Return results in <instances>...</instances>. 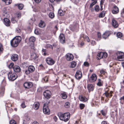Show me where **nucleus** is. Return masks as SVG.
Wrapping results in <instances>:
<instances>
[{
  "instance_id": "obj_16",
  "label": "nucleus",
  "mask_w": 124,
  "mask_h": 124,
  "mask_svg": "<svg viewBox=\"0 0 124 124\" xmlns=\"http://www.w3.org/2000/svg\"><path fill=\"white\" fill-rule=\"evenodd\" d=\"M18 58V55L16 54H13L11 56V60L14 61H16L17 60Z\"/></svg>"
},
{
  "instance_id": "obj_1",
  "label": "nucleus",
  "mask_w": 124,
  "mask_h": 124,
  "mask_svg": "<svg viewBox=\"0 0 124 124\" xmlns=\"http://www.w3.org/2000/svg\"><path fill=\"white\" fill-rule=\"evenodd\" d=\"M58 116L60 120L65 122L68 121L70 118V114L69 113H62L60 112L58 113Z\"/></svg>"
},
{
  "instance_id": "obj_47",
  "label": "nucleus",
  "mask_w": 124,
  "mask_h": 124,
  "mask_svg": "<svg viewBox=\"0 0 124 124\" xmlns=\"http://www.w3.org/2000/svg\"><path fill=\"white\" fill-rule=\"evenodd\" d=\"M11 21L12 23H14L17 22V21L15 17L12 18L11 19Z\"/></svg>"
},
{
  "instance_id": "obj_34",
  "label": "nucleus",
  "mask_w": 124,
  "mask_h": 124,
  "mask_svg": "<svg viewBox=\"0 0 124 124\" xmlns=\"http://www.w3.org/2000/svg\"><path fill=\"white\" fill-rule=\"evenodd\" d=\"M43 94L44 96L46 99H49L51 95L49 93H43Z\"/></svg>"
},
{
  "instance_id": "obj_40",
  "label": "nucleus",
  "mask_w": 124,
  "mask_h": 124,
  "mask_svg": "<svg viewBox=\"0 0 124 124\" xmlns=\"http://www.w3.org/2000/svg\"><path fill=\"white\" fill-rule=\"evenodd\" d=\"M54 14L53 13L51 12L49 14V16L51 18H54Z\"/></svg>"
},
{
  "instance_id": "obj_21",
  "label": "nucleus",
  "mask_w": 124,
  "mask_h": 124,
  "mask_svg": "<svg viewBox=\"0 0 124 124\" xmlns=\"http://www.w3.org/2000/svg\"><path fill=\"white\" fill-rule=\"evenodd\" d=\"M14 70L16 72H18L21 71L20 67L18 66H15L13 67Z\"/></svg>"
},
{
  "instance_id": "obj_43",
  "label": "nucleus",
  "mask_w": 124,
  "mask_h": 124,
  "mask_svg": "<svg viewBox=\"0 0 124 124\" xmlns=\"http://www.w3.org/2000/svg\"><path fill=\"white\" fill-rule=\"evenodd\" d=\"M103 55H102L103 58H106L107 57L108 54L107 53H105V52H103Z\"/></svg>"
},
{
  "instance_id": "obj_37",
  "label": "nucleus",
  "mask_w": 124,
  "mask_h": 124,
  "mask_svg": "<svg viewBox=\"0 0 124 124\" xmlns=\"http://www.w3.org/2000/svg\"><path fill=\"white\" fill-rule=\"evenodd\" d=\"M94 9L95 11L97 12H98L100 9L99 6L97 5L95 7Z\"/></svg>"
},
{
  "instance_id": "obj_45",
  "label": "nucleus",
  "mask_w": 124,
  "mask_h": 124,
  "mask_svg": "<svg viewBox=\"0 0 124 124\" xmlns=\"http://www.w3.org/2000/svg\"><path fill=\"white\" fill-rule=\"evenodd\" d=\"M21 106L23 108H25L26 107V106L25 104V102L24 101H23L21 105Z\"/></svg>"
},
{
  "instance_id": "obj_30",
  "label": "nucleus",
  "mask_w": 124,
  "mask_h": 124,
  "mask_svg": "<svg viewBox=\"0 0 124 124\" xmlns=\"http://www.w3.org/2000/svg\"><path fill=\"white\" fill-rule=\"evenodd\" d=\"M2 1L5 2L6 5H8L10 4L12 2V0H2Z\"/></svg>"
},
{
  "instance_id": "obj_13",
  "label": "nucleus",
  "mask_w": 124,
  "mask_h": 124,
  "mask_svg": "<svg viewBox=\"0 0 124 124\" xmlns=\"http://www.w3.org/2000/svg\"><path fill=\"white\" fill-rule=\"evenodd\" d=\"M97 79V77L95 74H93L90 79V82H94Z\"/></svg>"
},
{
  "instance_id": "obj_50",
  "label": "nucleus",
  "mask_w": 124,
  "mask_h": 124,
  "mask_svg": "<svg viewBox=\"0 0 124 124\" xmlns=\"http://www.w3.org/2000/svg\"><path fill=\"white\" fill-rule=\"evenodd\" d=\"M25 72L26 74L28 75L31 72L30 71H29V70L28 69V70H26L25 71Z\"/></svg>"
},
{
  "instance_id": "obj_58",
  "label": "nucleus",
  "mask_w": 124,
  "mask_h": 124,
  "mask_svg": "<svg viewBox=\"0 0 124 124\" xmlns=\"http://www.w3.org/2000/svg\"><path fill=\"white\" fill-rule=\"evenodd\" d=\"M51 92L48 90H45L43 93H50Z\"/></svg>"
},
{
  "instance_id": "obj_6",
  "label": "nucleus",
  "mask_w": 124,
  "mask_h": 124,
  "mask_svg": "<svg viewBox=\"0 0 124 124\" xmlns=\"http://www.w3.org/2000/svg\"><path fill=\"white\" fill-rule=\"evenodd\" d=\"M86 97L80 95L79 96V98L80 101L85 102L87 101L89 99V95L88 93L86 94Z\"/></svg>"
},
{
  "instance_id": "obj_25",
  "label": "nucleus",
  "mask_w": 124,
  "mask_h": 124,
  "mask_svg": "<svg viewBox=\"0 0 124 124\" xmlns=\"http://www.w3.org/2000/svg\"><path fill=\"white\" fill-rule=\"evenodd\" d=\"M28 69L29 71H30L31 72H32L34 71L35 68L33 66L30 65Z\"/></svg>"
},
{
  "instance_id": "obj_26",
  "label": "nucleus",
  "mask_w": 124,
  "mask_h": 124,
  "mask_svg": "<svg viewBox=\"0 0 124 124\" xmlns=\"http://www.w3.org/2000/svg\"><path fill=\"white\" fill-rule=\"evenodd\" d=\"M39 26L41 28H43L45 26V23L43 21H41L39 24Z\"/></svg>"
},
{
  "instance_id": "obj_22",
  "label": "nucleus",
  "mask_w": 124,
  "mask_h": 124,
  "mask_svg": "<svg viewBox=\"0 0 124 124\" xmlns=\"http://www.w3.org/2000/svg\"><path fill=\"white\" fill-rule=\"evenodd\" d=\"M87 89L88 90L89 92L90 91H92L93 90V87L92 84H89L87 86Z\"/></svg>"
},
{
  "instance_id": "obj_11",
  "label": "nucleus",
  "mask_w": 124,
  "mask_h": 124,
  "mask_svg": "<svg viewBox=\"0 0 124 124\" xmlns=\"http://www.w3.org/2000/svg\"><path fill=\"white\" fill-rule=\"evenodd\" d=\"M46 62L49 65H52L54 63V61L51 58H48L46 59Z\"/></svg>"
},
{
  "instance_id": "obj_27",
  "label": "nucleus",
  "mask_w": 124,
  "mask_h": 124,
  "mask_svg": "<svg viewBox=\"0 0 124 124\" xmlns=\"http://www.w3.org/2000/svg\"><path fill=\"white\" fill-rule=\"evenodd\" d=\"M100 112L102 115L103 116H106L107 113V111L104 110H101V111Z\"/></svg>"
},
{
  "instance_id": "obj_4",
  "label": "nucleus",
  "mask_w": 124,
  "mask_h": 124,
  "mask_svg": "<svg viewBox=\"0 0 124 124\" xmlns=\"http://www.w3.org/2000/svg\"><path fill=\"white\" fill-rule=\"evenodd\" d=\"M116 56L120 61L124 60V53L121 52H117L116 54Z\"/></svg>"
},
{
  "instance_id": "obj_52",
  "label": "nucleus",
  "mask_w": 124,
  "mask_h": 124,
  "mask_svg": "<svg viewBox=\"0 0 124 124\" xmlns=\"http://www.w3.org/2000/svg\"><path fill=\"white\" fill-rule=\"evenodd\" d=\"M3 50V48L2 45L0 43V53Z\"/></svg>"
},
{
  "instance_id": "obj_64",
  "label": "nucleus",
  "mask_w": 124,
  "mask_h": 124,
  "mask_svg": "<svg viewBox=\"0 0 124 124\" xmlns=\"http://www.w3.org/2000/svg\"><path fill=\"white\" fill-rule=\"evenodd\" d=\"M32 124H39L38 122L35 121L32 123Z\"/></svg>"
},
{
  "instance_id": "obj_29",
  "label": "nucleus",
  "mask_w": 124,
  "mask_h": 124,
  "mask_svg": "<svg viewBox=\"0 0 124 124\" xmlns=\"http://www.w3.org/2000/svg\"><path fill=\"white\" fill-rule=\"evenodd\" d=\"M21 66L23 68H25L28 67V65L27 64V62H24L21 64Z\"/></svg>"
},
{
  "instance_id": "obj_33",
  "label": "nucleus",
  "mask_w": 124,
  "mask_h": 124,
  "mask_svg": "<svg viewBox=\"0 0 124 124\" xmlns=\"http://www.w3.org/2000/svg\"><path fill=\"white\" fill-rule=\"evenodd\" d=\"M70 103L69 102H67L65 103L64 107L66 108H69L70 107Z\"/></svg>"
},
{
  "instance_id": "obj_51",
  "label": "nucleus",
  "mask_w": 124,
  "mask_h": 124,
  "mask_svg": "<svg viewBox=\"0 0 124 124\" xmlns=\"http://www.w3.org/2000/svg\"><path fill=\"white\" fill-rule=\"evenodd\" d=\"M3 13L4 15L5 16V14H6L7 13L6 9V8H4L3 10Z\"/></svg>"
},
{
  "instance_id": "obj_28",
  "label": "nucleus",
  "mask_w": 124,
  "mask_h": 124,
  "mask_svg": "<svg viewBox=\"0 0 124 124\" xmlns=\"http://www.w3.org/2000/svg\"><path fill=\"white\" fill-rule=\"evenodd\" d=\"M112 93H103V95L105 96L108 98H110L112 96Z\"/></svg>"
},
{
  "instance_id": "obj_17",
  "label": "nucleus",
  "mask_w": 124,
  "mask_h": 124,
  "mask_svg": "<svg viewBox=\"0 0 124 124\" xmlns=\"http://www.w3.org/2000/svg\"><path fill=\"white\" fill-rule=\"evenodd\" d=\"M38 56L35 53H33L31 55V57L32 60H37Z\"/></svg>"
},
{
  "instance_id": "obj_61",
  "label": "nucleus",
  "mask_w": 124,
  "mask_h": 124,
  "mask_svg": "<svg viewBox=\"0 0 124 124\" xmlns=\"http://www.w3.org/2000/svg\"><path fill=\"white\" fill-rule=\"evenodd\" d=\"M101 114L99 113L98 114V116L101 119H102L103 118V117H102L101 116Z\"/></svg>"
},
{
  "instance_id": "obj_8",
  "label": "nucleus",
  "mask_w": 124,
  "mask_h": 124,
  "mask_svg": "<svg viewBox=\"0 0 124 124\" xmlns=\"http://www.w3.org/2000/svg\"><path fill=\"white\" fill-rule=\"evenodd\" d=\"M67 60L68 61H71L73 60L74 58L73 55L71 54L68 53L66 55Z\"/></svg>"
},
{
  "instance_id": "obj_3",
  "label": "nucleus",
  "mask_w": 124,
  "mask_h": 124,
  "mask_svg": "<svg viewBox=\"0 0 124 124\" xmlns=\"http://www.w3.org/2000/svg\"><path fill=\"white\" fill-rule=\"evenodd\" d=\"M8 78L9 80L13 81L16 80L17 77L15 73L10 71L8 74Z\"/></svg>"
},
{
  "instance_id": "obj_49",
  "label": "nucleus",
  "mask_w": 124,
  "mask_h": 124,
  "mask_svg": "<svg viewBox=\"0 0 124 124\" xmlns=\"http://www.w3.org/2000/svg\"><path fill=\"white\" fill-rule=\"evenodd\" d=\"M10 124H16V123L14 120H12L10 121Z\"/></svg>"
},
{
  "instance_id": "obj_42",
  "label": "nucleus",
  "mask_w": 124,
  "mask_h": 124,
  "mask_svg": "<svg viewBox=\"0 0 124 124\" xmlns=\"http://www.w3.org/2000/svg\"><path fill=\"white\" fill-rule=\"evenodd\" d=\"M116 36L117 37L120 38L122 36V34L120 32L117 33L116 34Z\"/></svg>"
},
{
  "instance_id": "obj_35",
  "label": "nucleus",
  "mask_w": 124,
  "mask_h": 124,
  "mask_svg": "<svg viewBox=\"0 0 124 124\" xmlns=\"http://www.w3.org/2000/svg\"><path fill=\"white\" fill-rule=\"evenodd\" d=\"M76 65V63L75 62L73 61L72 62L71 65V68H73L75 67Z\"/></svg>"
},
{
  "instance_id": "obj_59",
  "label": "nucleus",
  "mask_w": 124,
  "mask_h": 124,
  "mask_svg": "<svg viewBox=\"0 0 124 124\" xmlns=\"http://www.w3.org/2000/svg\"><path fill=\"white\" fill-rule=\"evenodd\" d=\"M98 37V38H100L101 37V35L100 33L98 32L97 33Z\"/></svg>"
},
{
  "instance_id": "obj_7",
  "label": "nucleus",
  "mask_w": 124,
  "mask_h": 124,
  "mask_svg": "<svg viewBox=\"0 0 124 124\" xmlns=\"http://www.w3.org/2000/svg\"><path fill=\"white\" fill-rule=\"evenodd\" d=\"M35 37L33 36L31 37L29 39V43L30 44H31V46L32 49L34 48V42L35 41Z\"/></svg>"
},
{
  "instance_id": "obj_24",
  "label": "nucleus",
  "mask_w": 124,
  "mask_h": 124,
  "mask_svg": "<svg viewBox=\"0 0 124 124\" xmlns=\"http://www.w3.org/2000/svg\"><path fill=\"white\" fill-rule=\"evenodd\" d=\"M15 5L18 6V8L20 10L22 9L24 7L23 4H15Z\"/></svg>"
},
{
  "instance_id": "obj_15",
  "label": "nucleus",
  "mask_w": 124,
  "mask_h": 124,
  "mask_svg": "<svg viewBox=\"0 0 124 124\" xmlns=\"http://www.w3.org/2000/svg\"><path fill=\"white\" fill-rule=\"evenodd\" d=\"M110 34V32L109 31H106L102 35L103 38L105 39H106L109 36Z\"/></svg>"
},
{
  "instance_id": "obj_39",
  "label": "nucleus",
  "mask_w": 124,
  "mask_h": 124,
  "mask_svg": "<svg viewBox=\"0 0 124 124\" xmlns=\"http://www.w3.org/2000/svg\"><path fill=\"white\" fill-rule=\"evenodd\" d=\"M62 98L63 99H66L67 97V96L66 93H61Z\"/></svg>"
},
{
  "instance_id": "obj_23",
  "label": "nucleus",
  "mask_w": 124,
  "mask_h": 124,
  "mask_svg": "<svg viewBox=\"0 0 124 124\" xmlns=\"http://www.w3.org/2000/svg\"><path fill=\"white\" fill-rule=\"evenodd\" d=\"M103 52H101L98 53L97 56V59L100 60V59L103 58Z\"/></svg>"
},
{
  "instance_id": "obj_62",
  "label": "nucleus",
  "mask_w": 124,
  "mask_h": 124,
  "mask_svg": "<svg viewBox=\"0 0 124 124\" xmlns=\"http://www.w3.org/2000/svg\"><path fill=\"white\" fill-rule=\"evenodd\" d=\"M121 16L123 17L124 18V10H123L121 14Z\"/></svg>"
},
{
  "instance_id": "obj_54",
  "label": "nucleus",
  "mask_w": 124,
  "mask_h": 124,
  "mask_svg": "<svg viewBox=\"0 0 124 124\" xmlns=\"http://www.w3.org/2000/svg\"><path fill=\"white\" fill-rule=\"evenodd\" d=\"M91 43L93 45H94L96 44V42L95 41L92 40L91 41Z\"/></svg>"
},
{
  "instance_id": "obj_14",
  "label": "nucleus",
  "mask_w": 124,
  "mask_h": 124,
  "mask_svg": "<svg viewBox=\"0 0 124 124\" xmlns=\"http://www.w3.org/2000/svg\"><path fill=\"white\" fill-rule=\"evenodd\" d=\"M112 21V26L115 28H117L118 26V24L116 20L114 18H113Z\"/></svg>"
},
{
  "instance_id": "obj_60",
  "label": "nucleus",
  "mask_w": 124,
  "mask_h": 124,
  "mask_svg": "<svg viewBox=\"0 0 124 124\" xmlns=\"http://www.w3.org/2000/svg\"><path fill=\"white\" fill-rule=\"evenodd\" d=\"M54 119L55 122H56L58 120V118L56 116H54L53 118Z\"/></svg>"
},
{
  "instance_id": "obj_32",
  "label": "nucleus",
  "mask_w": 124,
  "mask_h": 124,
  "mask_svg": "<svg viewBox=\"0 0 124 124\" xmlns=\"http://www.w3.org/2000/svg\"><path fill=\"white\" fill-rule=\"evenodd\" d=\"M21 14L19 12H17L15 15V18L17 17L18 19L20 18L21 17Z\"/></svg>"
},
{
  "instance_id": "obj_2",
  "label": "nucleus",
  "mask_w": 124,
  "mask_h": 124,
  "mask_svg": "<svg viewBox=\"0 0 124 124\" xmlns=\"http://www.w3.org/2000/svg\"><path fill=\"white\" fill-rule=\"evenodd\" d=\"M22 39L20 36H17L14 37L10 41L11 46L13 47H15L18 46Z\"/></svg>"
},
{
  "instance_id": "obj_10",
  "label": "nucleus",
  "mask_w": 124,
  "mask_h": 124,
  "mask_svg": "<svg viewBox=\"0 0 124 124\" xmlns=\"http://www.w3.org/2000/svg\"><path fill=\"white\" fill-rule=\"evenodd\" d=\"M23 85L25 88H29L32 87L33 84L31 82H25Z\"/></svg>"
},
{
  "instance_id": "obj_9",
  "label": "nucleus",
  "mask_w": 124,
  "mask_h": 124,
  "mask_svg": "<svg viewBox=\"0 0 124 124\" xmlns=\"http://www.w3.org/2000/svg\"><path fill=\"white\" fill-rule=\"evenodd\" d=\"M82 77V73L79 70L77 71L75 74V77L77 79H80Z\"/></svg>"
},
{
  "instance_id": "obj_48",
  "label": "nucleus",
  "mask_w": 124,
  "mask_h": 124,
  "mask_svg": "<svg viewBox=\"0 0 124 124\" xmlns=\"http://www.w3.org/2000/svg\"><path fill=\"white\" fill-rule=\"evenodd\" d=\"M14 64L13 63H11L8 66V68H12L14 66Z\"/></svg>"
},
{
  "instance_id": "obj_46",
  "label": "nucleus",
  "mask_w": 124,
  "mask_h": 124,
  "mask_svg": "<svg viewBox=\"0 0 124 124\" xmlns=\"http://www.w3.org/2000/svg\"><path fill=\"white\" fill-rule=\"evenodd\" d=\"M98 81L97 83V85H98L99 86H101V80L100 79H99L98 80Z\"/></svg>"
},
{
  "instance_id": "obj_31",
  "label": "nucleus",
  "mask_w": 124,
  "mask_h": 124,
  "mask_svg": "<svg viewBox=\"0 0 124 124\" xmlns=\"http://www.w3.org/2000/svg\"><path fill=\"white\" fill-rule=\"evenodd\" d=\"M105 12L104 11H102L100 14L99 17L101 18L104 17L105 16Z\"/></svg>"
},
{
  "instance_id": "obj_20",
  "label": "nucleus",
  "mask_w": 124,
  "mask_h": 124,
  "mask_svg": "<svg viewBox=\"0 0 124 124\" xmlns=\"http://www.w3.org/2000/svg\"><path fill=\"white\" fill-rule=\"evenodd\" d=\"M119 12L118 8L116 6H114L113 7V10L112 11V13L114 14H116Z\"/></svg>"
},
{
  "instance_id": "obj_36",
  "label": "nucleus",
  "mask_w": 124,
  "mask_h": 124,
  "mask_svg": "<svg viewBox=\"0 0 124 124\" xmlns=\"http://www.w3.org/2000/svg\"><path fill=\"white\" fill-rule=\"evenodd\" d=\"M85 107L84 104L83 103H81L79 104V107L80 109L81 110L83 109Z\"/></svg>"
},
{
  "instance_id": "obj_38",
  "label": "nucleus",
  "mask_w": 124,
  "mask_h": 124,
  "mask_svg": "<svg viewBox=\"0 0 124 124\" xmlns=\"http://www.w3.org/2000/svg\"><path fill=\"white\" fill-rule=\"evenodd\" d=\"M97 2V0H95L91 4L90 6V8L92 7Z\"/></svg>"
},
{
  "instance_id": "obj_44",
  "label": "nucleus",
  "mask_w": 124,
  "mask_h": 124,
  "mask_svg": "<svg viewBox=\"0 0 124 124\" xmlns=\"http://www.w3.org/2000/svg\"><path fill=\"white\" fill-rule=\"evenodd\" d=\"M58 13L59 15L62 16L63 15V13L61 10H59L58 11Z\"/></svg>"
},
{
  "instance_id": "obj_18",
  "label": "nucleus",
  "mask_w": 124,
  "mask_h": 124,
  "mask_svg": "<svg viewBox=\"0 0 124 124\" xmlns=\"http://www.w3.org/2000/svg\"><path fill=\"white\" fill-rule=\"evenodd\" d=\"M4 23L7 26H9L10 25V22L8 18H4Z\"/></svg>"
},
{
  "instance_id": "obj_56",
  "label": "nucleus",
  "mask_w": 124,
  "mask_h": 124,
  "mask_svg": "<svg viewBox=\"0 0 124 124\" xmlns=\"http://www.w3.org/2000/svg\"><path fill=\"white\" fill-rule=\"evenodd\" d=\"M100 72L101 74H105L106 72L105 71L103 70H101L100 71Z\"/></svg>"
},
{
  "instance_id": "obj_5",
  "label": "nucleus",
  "mask_w": 124,
  "mask_h": 124,
  "mask_svg": "<svg viewBox=\"0 0 124 124\" xmlns=\"http://www.w3.org/2000/svg\"><path fill=\"white\" fill-rule=\"evenodd\" d=\"M43 111L44 113L46 114H49L50 113V110L48 108V105L46 104V103L44 104L43 108Z\"/></svg>"
},
{
  "instance_id": "obj_57",
  "label": "nucleus",
  "mask_w": 124,
  "mask_h": 124,
  "mask_svg": "<svg viewBox=\"0 0 124 124\" xmlns=\"http://www.w3.org/2000/svg\"><path fill=\"white\" fill-rule=\"evenodd\" d=\"M101 124H109L107 122L105 121H103L101 122Z\"/></svg>"
},
{
  "instance_id": "obj_53",
  "label": "nucleus",
  "mask_w": 124,
  "mask_h": 124,
  "mask_svg": "<svg viewBox=\"0 0 124 124\" xmlns=\"http://www.w3.org/2000/svg\"><path fill=\"white\" fill-rule=\"evenodd\" d=\"M84 65L85 66H88L89 65V63L87 62H85L84 63Z\"/></svg>"
},
{
  "instance_id": "obj_41",
  "label": "nucleus",
  "mask_w": 124,
  "mask_h": 124,
  "mask_svg": "<svg viewBox=\"0 0 124 124\" xmlns=\"http://www.w3.org/2000/svg\"><path fill=\"white\" fill-rule=\"evenodd\" d=\"M83 38L84 39H85L88 42H90V39L89 38V37L87 36H83Z\"/></svg>"
},
{
  "instance_id": "obj_63",
  "label": "nucleus",
  "mask_w": 124,
  "mask_h": 124,
  "mask_svg": "<svg viewBox=\"0 0 124 124\" xmlns=\"http://www.w3.org/2000/svg\"><path fill=\"white\" fill-rule=\"evenodd\" d=\"M16 31L17 32L19 33L21 31L20 29L19 28H17L16 29Z\"/></svg>"
},
{
  "instance_id": "obj_55",
  "label": "nucleus",
  "mask_w": 124,
  "mask_h": 124,
  "mask_svg": "<svg viewBox=\"0 0 124 124\" xmlns=\"http://www.w3.org/2000/svg\"><path fill=\"white\" fill-rule=\"evenodd\" d=\"M43 79L44 81L46 82L48 81V78L47 77H45L44 78H43Z\"/></svg>"
},
{
  "instance_id": "obj_19",
  "label": "nucleus",
  "mask_w": 124,
  "mask_h": 124,
  "mask_svg": "<svg viewBox=\"0 0 124 124\" xmlns=\"http://www.w3.org/2000/svg\"><path fill=\"white\" fill-rule=\"evenodd\" d=\"M39 103L38 102H35L33 104V107L34 109L36 110L38 109L39 106Z\"/></svg>"
},
{
  "instance_id": "obj_12",
  "label": "nucleus",
  "mask_w": 124,
  "mask_h": 124,
  "mask_svg": "<svg viewBox=\"0 0 124 124\" xmlns=\"http://www.w3.org/2000/svg\"><path fill=\"white\" fill-rule=\"evenodd\" d=\"M60 41L62 43H63L65 41V38L64 35L62 34H60L59 37Z\"/></svg>"
}]
</instances>
